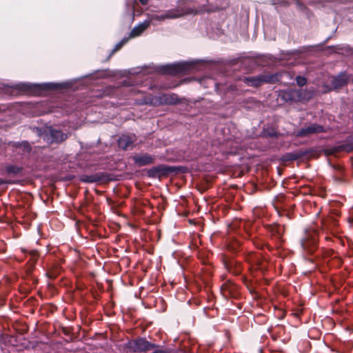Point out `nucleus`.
I'll list each match as a JSON object with an SVG mask.
<instances>
[{
	"instance_id": "16",
	"label": "nucleus",
	"mask_w": 353,
	"mask_h": 353,
	"mask_svg": "<svg viewBox=\"0 0 353 353\" xmlns=\"http://www.w3.org/2000/svg\"><path fill=\"white\" fill-rule=\"evenodd\" d=\"M296 92L294 90H284L279 92V98L284 102H292L296 99Z\"/></svg>"
},
{
	"instance_id": "25",
	"label": "nucleus",
	"mask_w": 353,
	"mask_h": 353,
	"mask_svg": "<svg viewBox=\"0 0 353 353\" xmlns=\"http://www.w3.org/2000/svg\"><path fill=\"white\" fill-rule=\"evenodd\" d=\"M152 353H167V352L162 349H158L154 350Z\"/></svg>"
},
{
	"instance_id": "13",
	"label": "nucleus",
	"mask_w": 353,
	"mask_h": 353,
	"mask_svg": "<svg viewBox=\"0 0 353 353\" xmlns=\"http://www.w3.org/2000/svg\"><path fill=\"white\" fill-rule=\"evenodd\" d=\"M150 26V21L145 20L135 26L129 34V39L140 36L149 26Z\"/></svg>"
},
{
	"instance_id": "21",
	"label": "nucleus",
	"mask_w": 353,
	"mask_h": 353,
	"mask_svg": "<svg viewBox=\"0 0 353 353\" xmlns=\"http://www.w3.org/2000/svg\"><path fill=\"white\" fill-rule=\"evenodd\" d=\"M128 40L129 38L128 37H124L123 39H122L121 41H120L117 44L115 45L114 48L112 51V53H114L117 50H120L122 48V46L128 41Z\"/></svg>"
},
{
	"instance_id": "27",
	"label": "nucleus",
	"mask_w": 353,
	"mask_h": 353,
	"mask_svg": "<svg viewBox=\"0 0 353 353\" xmlns=\"http://www.w3.org/2000/svg\"><path fill=\"white\" fill-rule=\"evenodd\" d=\"M4 183H6V181H3V179H0V185L4 184Z\"/></svg>"
},
{
	"instance_id": "26",
	"label": "nucleus",
	"mask_w": 353,
	"mask_h": 353,
	"mask_svg": "<svg viewBox=\"0 0 353 353\" xmlns=\"http://www.w3.org/2000/svg\"><path fill=\"white\" fill-rule=\"evenodd\" d=\"M139 1L141 3V4H143V5H146V4L148 3V0H139Z\"/></svg>"
},
{
	"instance_id": "14",
	"label": "nucleus",
	"mask_w": 353,
	"mask_h": 353,
	"mask_svg": "<svg viewBox=\"0 0 353 353\" xmlns=\"http://www.w3.org/2000/svg\"><path fill=\"white\" fill-rule=\"evenodd\" d=\"M301 245L303 250L312 252L316 248V239L314 237L310 239L309 236H306L301 240Z\"/></svg>"
},
{
	"instance_id": "22",
	"label": "nucleus",
	"mask_w": 353,
	"mask_h": 353,
	"mask_svg": "<svg viewBox=\"0 0 353 353\" xmlns=\"http://www.w3.org/2000/svg\"><path fill=\"white\" fill-rule=\"evenodd\" d=\"M296 84L300 86V87H302L303 85H305L307 83V79L305 77H302V76H297L296 77Z\"/></svg>"
},
{
	"instance_id": "9",
	"label": "nucleus",
	"mask_w": 353,
	"mask_h": 353,
	"mask_svg": "<svg viewBox=\"0 0 353 353\" xmlns=\"http://www.w3.org/2000/svg\"><path fill=\"white\" fill-rule=\"evenodd\" d=\"M180 16L178 11L175 10H165L161 13L153 14L150 17V23L153 21H163L165 19H176Z\"/></svg>"
},
{
	"instance_id": "1",
	"label": "nucleus",
	"mask_w": 353,
	"mask_h": 353,
	"mask_svg": "<svg viewBox=\"0 0 353 353\" xmlns=\"http://www.w3.org/2000/svg\"><path fill=\"white\" fill-rule=\"evenodd\" d=\"M36 133L43 139L46 143L53 144H60L67 140L71 135L70 132H63L62 130L52 127L47 128L43 130L41 128H37Z\"/></svg>"
},
{
	"instance_id": "24",
	"label": "nucleus",
	"mask_w": 353,
	"mask_h": 353,
	"mask_svg": "<svg viewBox=\"0 0 353 353\" xmlns=\"http://www.w3.org/2000/svg\"><path fill=\"white\" fill-rule=\"evenodd\" d=\"M347 147L350 150H353V136L347 139Z\"/></svg>"
},
{
	"instance_id": "11",
	"label": "nucleus",
	"mask_w": 353,
	"mask_h": 353,
	"mask_svg": "<svg viewBox=\"0 0 353 353\" xmlns=\"http://www.w3.org/2000/svg\"><path fill=\"white\" fill-rule=\"evenodd\" d=\"M348 81V75L345 72H341L339 75L332 77L331 85L334 90H337L345 86Z\"/></svg>"
},
{
	"instance_id": "8",
	"label": "nucleus",
	"mask_w": 353,
	"mask_h": 353,
	"mask_svg": "<svg viewBox=\"0 0 353 353\" xmlns=\"http://www.w3.org/2000/svg\"><path fill=\"white\" fill-rule=\"evenodd\" d=\"M109 179V174L103 172H97L93 174H83L80 176V181L87 183L102 182Z\"/></svg>"
},
{
	"instance_id": "7",
	"label": "nucleus",
	"mask_w": 353,
	"mask_h": 353,
	"mask_svg": "<svg viewBox=\"0 0 353 353\" xmlns=\"http://www.w3.org/2000/svg\"><path fill=\"white\" fill-rule=\"evenodd\" d=\"M323 132H325V129L323 125L317 123H312L298 130L296 135L300 137H304Z\"/></svg>"
},
{
	"instance_id": "29",
	"label": "nucleus",
	"mask_w": 353,
	"mask_h": 353,
	"mask_svg": "<svg viewBox=\"0 0 353 353\" xmlns=\"http://www.w3.org/2000/svg\"><path fill=\"white\" fill-rule=\"evenodd\" d=\"M154 170H157H157H158V169H157V168H153L152 170H151L150 171H151V172H152V171H154Z\"/></svg>"
},
{
	"instance_id": "19",
	"label": "nucleus",
	"mask_w": 353,
	"mask_h": 353,
	"mask_svg": "<svg viewBox=\"0 0 353 353\" xmlns=\"http://www.w3.org/2000/svg\"><path fill=\"white\" fill-rule=\"evenodd\" d=\"M5 171L8 174L17 176L22 172L23 168L14 165H8L5 167Z\"/></svg>"
},
{
	"instance_id": "12",
	"label": "nucleus",
	"mask_w": 353,
	"mask_h": 353,
	"mask_svg": "<svg viewBox=\"0 0 353 353\" xmlns=\"http://www.w3.org/2000/svg\"><path fill=\"white\" fill-rule=\"evenodd\" d=\"M132 159L136 165L141 167L152 163L154 157L148 154H141L134 155Z\"/></svg>"
},
{
	"instance_id": "10",
	"label": "nucleus",
	"mask_w": 353,
	"mask_h": 353,
	"mask_svg": "<svg viewBox=\"0 0 353 353\" xmlns=\"http://www.w3.org/2000/svg\"><path fill=\"white\" fill-rule=\"evenodd\" d=\"M208 5L203 8L205 12H214L225 8L229 3V0H206Z\"/></svg>"
},
{
	"instance_id": "18",
	"label": "nucleus",
	"mask_w": 353,
	"mask_h": 353,
	"mask_svg": "<svg viewBox=\"0 0 353 353\" xmlns=\"http://www.w3.org/2000/svg\"><path fill=\"white\" fill-rule=\"evenodd\" d=\"M304 154L305 152L302 151H295L285 154L283 159L285 161H295L301 158Z\"/></svg>"
},
{
	"instance_id": "3",
	"label": "nucleus",
	"mask_w": 353,
	"mask_h": 353,
	"mask_svg": "<svg viewBox=\"0 0 353 353\" xmlns=\"http://www.w3.org/2000/svg\"><path fill=\"white\" fill-rule=\"evenodd\" d=\"M198 61H179L172 64H167L161 67V71L165 74L172 75L186 74L196 65Z\"/></svg>"
},
{
	"instance_id": "15",
	"label": "nucleus",
	"mask_w": 353,
	"mask_h": 353,
	"mask_svg": "<svg viewBox=\"0 0 353 353\" xmlns=\"http://www.w3.org/2000/svg\"><path fill=\"white\" fill-rule=\"evenodd\" d=\"M134 139L128 135H122L118 140L119 147L124 150L133 146Z\"/></svg>"
},
{
	"instance_id": "17",
	"label": "nucleus",
	"mask_w": 353,
	"mask_h": 353,
	"mask_svg": "<svg viewBox=\"0 0 353 353\" xmlns=\"http://www.w3.org/2000/svg\"><path fill=\"white\" fill-rule=\"evenodd\" d=\"M297 7L301 10L305 8V3L317 6L322 2V0H294Z\"/></svg>"
},
{
	"instance_id": "28",
	"label": "nucleus",
	"mask_w": 353,
	"mask_h": 353,
	"mask_svg": "<svg viewBox=\"0 0 353 353\" xmlns=\"http://www.w3.org/2000/svg\"><path fill=\"white\" fill-rule=\"evenodd\" d=\"M269 136L271 137H275L276 134H275V133H270Z\"/></svg>"
},
{
	"instance_id": "4",
	"label": "nucleus",
	"mask_w": 353,
	"mask_h": 353,
	"mask_svg": "<svg viewBox=\"0 0 353 353\" xmlns=\"http://www.w3.org/2000/svg\"><path fill=\"white\" fill-rule=\"evenodd\" d=\"M282 73H266L254 77H245V83L250 86L258 87L265 83H273L279 81L281 79Z\"/></svg>"
},
{
	"instance_id": "20",
	"label": "nucleus",
	"mask_w": 353,
	"mask_h": 353,
	"mask_svg": "<svg viewBox=\"0 0 353 353\" xmlns=\"http://www.w3.org/2000/svg\"><path fill=\"white\" fill-rule=\"evenodd\" d=\"M16 147L21 148L24 152H27V153L30 152L31 150H32L31 145L26 141H23L21 143H19V142L17 143Z\"/></svg>"
},
{
	"instance_id": "5",
	"label": "nucleus",
	"mask_w": 353,
	"mask_h": 353,
	"mask_svg": "<svg viewBox=\"0 0 353 353\" xmlns=\"http://www.w3.org/2000/svg\"><path fill=\"white\" fill-rule=\"evenodd\" d=\"M155 346V344L149 342L145 338L141 337L130 341L128 343L129 349L134 352H146L153 349Z\"/></svg>"
},
{
	"instance_id": "23",
	"label": "nucleus",
	"mask_w": 353,
	"mask_h": 353,
	"mask_svg": "<svg viewBox=\"0 0 353 353\" xmlns=\"http://www.w3.org/2000/svg\"><path fill=\"white\" fill-rule=\"evenodd\" d=\"M272 3L275 6H287L289 3L288 0H272Z\"/></svg>"
},
{
	"instance_id": "6",
	"label": "nucleus",
	"mask_w": 353,
	"mask_h": 353,
	"mask_svg": "<svg viewBox=\"0 0 353 353\" xmlns=\"http://www.w3.org/2000/svg\"><path fill=\"white\" fill-rule=\"evenodd\" d=\"M179 102L178 96L176 94H162L151 99L149 102L153 105H174Z\"/></svg>"
},
{
	"instance_id": "2",
	"label": "nucleus",
	"mask_w": 353,
	"mask_h": 353,
	"mask_svg": "<svg viewBox=\"0 0 353 353\" xmlns=\"http://www.w3.org/2000/svg\"><path fill=\"white\" fill-rule=\"evenodd\" d=\"M69 82L63 83H19L11 85V88H15L20 91L26 92H39L41 90H54L69 88Z\"/></svg>"
}]
</instances>
